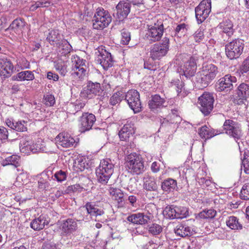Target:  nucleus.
<instances>
[{
    "label": "nucleus",
    "instance_id": "37",
    "mask_svg": "<svg viewBox=\"0 0 249 249\" xmlns=\"http://www.w3.org/2000/svg\"><path fill=\"white\" fill-rule=\"evenodd\" d=\"M175 232L181 237L191 236L193 234L191 228L185 225L179 224L175 229Z\"/></svg>",
    "mask_w": 249,
    "mask_h": 249
},
{
    "label": "nucleus",
    "instance_id": "26",
    "mask_svg": "<svg viewBox=\"0 0 249 249\" xmlns=\"http://www.w3.org/2000/svg\"><path fill=\"white\" fill-rule=\"evenodd\" d=\"M195 79L196 84L199 89L207 87L212 81L209 76L202 73L201 71L196 74Z\"/></svg>",
    "mask_w": 249,
    "mask_h": 249
},
{
    "label": "nucleus",
    "instance_id": "59",
    "mask_svg": "<svg viewBox=\"0 0 249 249\" xmlns=\"http://www.w3.org/2000/svg\"><path fill=\"white\" fill-rule=\"evenodd\" d=\"M240 70L242 74L249 71V57L244 60L240 67Z\"/></svg>",
    "mask_w": 249,
    "mask_h": 249
},
{
    "label": "nucleus",
    "instance_id": "31",
    "mask_svg": "<svg viewBox=\"0 0 249 249\" xmlns=\"http://www.w3.org/2000/svg\"><path fill=\"white\" fill-rule=\"evenodd\" d=\"M134 133V130L132 125L130 124H126L119 131V136L121 141H127L130 136Z\"/></svg>",
    "mask_w": 249,
    "mask_h": 249
},
{
    "label": "nucleus",
    "instance_id": "52",
    "mask_svg": "<svg viewBox=\"0 0 249 249\" xmlns=\"http://www.w3.org/2000/svg\"><path fill=\"white\" fill-rule=\"evenodd\" d=\"M240 197L244 200L249 199V183L245 184L240 192Z\"/></svg>",
    "mask_w": 249,
    "mask_h": 249
},
{
    "label": "nucleus",
    "instance_id": "46",
    "mask_svg": "<svg viewBox=\"0 0 249 249\" xmlns=\"http://www.w3.org/2000/svg\"><path fill=\"white\" fill-rule=\"evenodd\" d=\"M226 224L232 230H239L242 228V226L238 221L237 218L235 216H230L226 221Z\"/></svg>",
    "mask_w": 249,
    "mask_h": 249
},
{
    "label": "nucleus",
    "instance_id": "22",
    "mask_svg": "<svg viewBox=\"0 0 249 249\" xmlns=\"http://www.w3.org/2000/svg\"><path fill=\"white\" fill-rule=\"evenodd\" d=\"M56 142L65 148H69L72 146L75 143L74 139L68 134L60 133L56 138Z\"/></svg>",
    "mask_w": 249,
    "mask_h": 249
},
{
    "label": "nucleus",
    "instance_id": "14",
    "mask_svg": "<svg viewBox=\"0 0 249 249\" xmlns=\"http://www.w3.org/2000/svg\"><path fill=\"white\" fill-rule=\"evenodd\" d=\"M103 92V90L100 83H93L89 81L88 82L86 87L81 92V94L83 97L90 99L95 96H100Z\"/></svg>",
    "mask_w": 249,
    "mask_h": 249
},
{
    "label": "nucleus",
    "instance_id": "28",
    "mask_svg": "<svg viewBox=\"0 0 249 249\" xmlns=\"http://www.w3.org/2000/svg\"><path fill=\"white\" fill-rule=\"evenodd\" d=\"M143 188L148 191L157 192L158 185L154 177L147 175L143 178Z\"/></svg>",
    "mask_w": 249,
    "mask_h": 249
},
{
    "label": "nucleus",
    "instance_id": "2",
    "mask_svg": "<svg viewBox=\"0 0 249 249\" xmlns=\"http://www.w3.org/2000/svg\"><path fill=\"white\" fill-rule=\"evenodd\" d=\"M114 167V164L110 159L102 160L96 170L98 181L102 184H107L113 173Z\"/></svg>",
    "mask_w": 249,
    "mask_h": 249
},
{
    "label": "nucleus",
    "instance_id": "4",
    "mask_svg": "<svg viewBox=\"0 0 249 249\" xmlns=\"http://www.w3.org/2000/svg\"><path fill=\"white\" fill-rule=\"evenodd\" d=\"M111 21L112 17L109 12L102 8H98L93 18L92 26L95 29H103L108 26Z\"/></svg>",
    "mask_w": 249,
    "mask_h": 249
},
{
    "label": "nucleus",
    "instance_id": "19",
    "mask_svg": "<svg viewBox=\"0 0 249 249\" xmlns=\"http://www.w3.org/2000/svg\"><path fill=\"white\" fill-rule=\"evenodd\" d=\"M196 59L194 56H191L186 61L181 68L183 75L187 78H190L195 75L196 70Z\"/></svg>",
    "mask_w": 249,
    "mask_h": 249
},
{
    "label": "nucleus",
    "instance_id": "33",
    "mask_svg": "<svg viewBox=\"0 0 249 249\" xmlns=\"http://www.w3.org/2000/svg\"><path fill=\"white\" fill-rule=\"evenodd\" d=\"M151 99L148 101V106L151 109H156L158 107H164L165 100L158 94L152 95Z\"/></svg>",
    "mask_w": 249,
    "mask_h": 249
},
{
    "label": "nucleus",
    "instance_id": "18",
    "mask_svg": "<svg viewBox=\"0 0 249 249\" xmlns=\"http://www.w3.org/2000/svg\"><path fill=\"white\" fill-rule=\"evenodd\" d=\"M152 217L143 213H137L129 215L126 219L129 222L134 224L143 225L148 224Z\"/></svg>",
    "mask_w": 249,
    "mask_h": 249
},
{
    "label": "nucleus",
    "instance_id": "45",
    "mask_svg": "<svg viewBox=\"0 0 249 249\" xmlns=\"http://www.w3.org/2000/svg\"><path fill=\"white\" fill-rule=\"evenodd\" d=\"M166 119L169 120L171 124H175L180 123L182 120L178 110L175 109L171 110V112L167 116Z\"/></svg>",
    "mask_w": 249,
    "mask_h": 249
},
{
    "label": "nucleus",
    "instance_id": "50",
    "mask_svg": "<svg viewBox=\"0 0 249 249\" xmlns=\"http://www.w3.org/2000/svg\"><path fill=\"white\" fill-rule=\"evenodd\" d=\"M54 67L57 71L62 75L65 76L67 72V66L62 62H54Z\"/></svg>",
    "mask_w": 249,
    "mask_h": 249
},
{
    "label": "nucleus",
    "instance_id": "16",
    "mask_svg": "<svg viewBox=\"0 0 249 249\" xmlns=\"http://www.w3.org/2000/svg\"><path fill=\"white\" fill-rule=\"evenodd\" d=\"M131 9V3L120 1L116 6V13H114L113 16L119 20H123L126 18Z\"/></svg>",
    "mask_w": 249,
    "mask_h": 249
},
{
    "label": "nucleus",
    "instance_id": "24",
    "mask_svg": "<svg viewBox=\"0 0 249 249\" xmlns=\"http://www.w3.org/2000/svg\"><path fill=\"white\" fill-rule=\"evenodd\" d=\"M237 94L239 98L237 101V104L244 103L243 100L249 99V84L241 83L238 87Z\"/></svg>",
    "mask_w": 249,
    "mask_h": 249
},
{
    "label": "nucleus",
    "instance_id": "42",
    "mask_svg": "<svg viewBox=\"0 0 249 249\" xmlns=\"http://www.w3.org/2000/svg\"><path fill=\"white\" fill-rule=\"evenodd\" d=\"M160 126L159 131L173 132L175 129V124H171L169 120L166 118H162L160 119Z\"/></svg>",
    "mask_w": 249,
    "mask_h": 249
},
{
    "label": "nucleus",
    "instance_id": "17",
    "mask_svg": "<svg viewBox=\"0 0 249 249\" xmlns=\"http://www.w3.org/2000/svg\"><path fill=\"white\" fill-rule=\"evenodd\" d=\"M14 67L11 61L6 58H0V76L6 79L10 77L13 73Z\"/></svg>",
    "mask_w": 249,
    "mask_h": 249
},
{
    "label": "nucleus",
    "instance_id": "6",
    "mask_svg": "<svg viewBox=\"0 0 249 249\" xmlns=\"http://www.w3.org/2000/svg\"><path fill=\"white\" fill-rule=\"evenodd\" d=\"M163 214L167 218L171 219L175 218L182 219L187 217L189 215L188 208L174 205L166 206L163 211Z\"/></svg>",
    "mask_w": 249,
    "mask_h": 249
},
{
    "label": "nucleus",
    "instance_id": "8",
    "mask_svg": "<svg viewBox=\"0 0 249 249\" xmlns=\"http://www.w3.org/2000/svg\"><path fill=\"white\" fill-rule=\"evenodd\" d=\"M214 98L208 92L204 93L198 99V104L200 106V110L205 115H209L213 107Z\"/></svg>",
    "mask_w": 249,
    "mask_h": 249
},
{
    "label": "nucleus",
    "instance_id": "25",
    "mask_svg": "<svg viewBox=\"0 0 249 249\" xmlns=\"http://www.w3.org/2000/svg\"><path fill=\"white\" fill-rule=\"evenodd\" d=\"M202 73H205L212 81L218 73V68L212 63H204L201 68Z\"/></svg>",
    "mask_w": 249,
    "mask_h": 249
},
{
    "label": "nucleus",
    "instance_id": "49",
    "mask_svg": "<svg viewBox=\"0 0 249 249\" xmlns=\"http://www.w3.org/2000/svg\"><path fill=\"white\" fill-rule=\"evenodd\" d=\"M72 63H73V66L72 67H85L86 68L85 62L86 60H84L82 59H80V58L76 55H74L72 56L71 58Z\"/></svg>",
    "mask_w": 249,
    "mask_h": 249
},
{
    "label": "nucleus",
    "instance_id": "35",
    "mask_svg": "<svg viewBox=\"0 0 249 249\" xmlns=\"http://www.w3.org/2000/svg\"><path fill=\"white\" fill-rule=\"evenodd\" d=\"M47 40L51 45H58L61 41V35L58 30H51L47 36Z\"/></svg>",
    "mask_w": 249,
    "mask_h": 249
},
{
    "label": "nucleus",
    "instance_id": "3",
    "mask_svg": "<svg viewBox=\"0 0 249 249\" xmlns=\"http://www.w3.org/2000/svg\"><path fill=\"white\" fill-rule=\"evenodd\" d=\"M125 163L129 172L133 175H138L145 171L144 162L142 156L136 153L128 155Z\"/></svg>",
    "mask_w": 249,
    "mask_h": 249
},
{
    "label": "nucleus",
    "instance_id": "38",
    "mask_svg": "<svg viewBox=\"0 0 249 249\" xmlns=\"http://www.w3.org/2000/svg\"><path fill=\"white\" fill-rule=\"evenodd\" d=\"M209 128L206 125L203 126L199 129V134L202 139H208L217 135V131Z\"/></svg>",
    "mask_w": 249,
    "mask_h": 249
},
{
    "label": "nucleus",
    "instance_id": "55",
    "mask_svg": "<svg viewBox=\"0 0 249 249\" xmlns=\"http://www.w3.org/2000/svg\"><path fill=\"white\" fill-rule=\"evenodd\" d=\"M132 6H131L132 11L134 12V15L137 14L141 11H142L144 8L143 3L142 2H132Z\"/></svg>",
    "mask_w": 249,
    "mask_h": 249
},
{
    "label": "nucleus",
    "instance_id": "34",
    "mask_svg": "<svg viewBox=\"0 0 249 249\" xmlns=\"http://www.w3.org/2000/svg\"><path fill=\"white\" fill-rule=\"evenodd\" d=\"M7 125L13 130L23 132L27 130V127L25 124L26 123L25 121L13 122L8 119L6 120Z\"/></svg>",
    "mask_w": 249,
    "mask_h": 249
},
{
    "label": "nucleus",
    "instance_id": "61",
    "mask_svg": "<svg viewBox=\"0 0 249 249\" xmlns=\"http://www.w3.org/2000/svg\"><path fill=\"white\" fill-rule=\"evenodd\" d=\"M45 103L47 106H52L55 103V99L52 95H47L44 97Z\"/></svg>",
    "mask_w": 249,
    "mask_h": 249
},
{
    "label": "nucleus",
    "instance_id": "10",
    "mask_svg": "<svg viewBox=\"0 0 249 249\" xmlns=\"http://www.w3.org/2000/svg\"><path fill=\"white\" fill-rule=\"evenodd\" d=\"M211 8V0H203L196 7V18L198 23H201L208 18Z\"/></svg>",
    "mask_w": 249,
    "mask_h": 249
},
{
    "label": "nucleus",
    "instance_id": "57",
    "mask_svg": "<svg viewBox=\"0 0 249 249\" xmlns=\"http://www.w3.org/2000/svg\"><path fill=\"white\" fill-rule=\"evenodd\" d=\"M53 177L54 178L53 179H56L57 181L62 182L66 179V173L65 171L60 170L59 171L55 173Z\"/></svg>",
    "mask_w": 249,
    "mask_h": 249
},
{
    "label": "nucleus",
    "instance_id": "43",
    "mask_svg": "<svg viewBox=\"0 0 249 249\" xmlns=\"http://www.w3.org/2000/svg\"><path fill=\"white\" fill-rule=\"evenodd\" d=\"M1 164L3 166L11 165L17 167L20 165V157L16 155H13L3 160Z\"/></svg>",
    "mask_w": 249,
    "mask_h": 249
},
{
    "label": "nucleus",
    "instance_id": "51",
    "mask_svg": "<svg viewBox=\"0 0 249 249\" xmlns=\"http://www.w3.org/2000/svg\"><path fill=\"white\" fill-rule=\"evenodd\" d=\"M242 162L241 169L243 167L244 172L246 174H249V153H244Z\"/></svg>",
    "mask_w": 249,
    "mask_h": 249
},
{
    "label": "nucleus",
    "instance_id": "30",
    "mask_svg": "<svg viewBox=\"0 0 249 249\" xmlns=\"http://www.w3.org/2000/svg\"><path fill=\"white\" fill-rule=\"evenodd\" d=\"M49 224L45 216L40 215L38 217L35 218L30 223V227L35 231H40L44 228L45 226Z\"/></svg>",
    "mask_w": 249,
    "mask_h": 249
},
{
    "label": "nucleus",
    "instance_id": "54",
    "mask_svg": "<svg viewBox=\"0 0 249 249\" xmlns=\"http://www.w3.org/2000/svg\"><path fill=\"white\" fill-rule=\"evenodd\" d=\"M121 42L123 44L127 45L131 39L130 33L126 30L123 29L121 32Z\"/></svg>",
    "mask_w": 249,
    "mask_h": 249
},
{
    "label": "nucleus",
    "instance_id": "47",
    "mask_svg": "<svg viewBox=\"0 0 249 249\" xmlns=\"http://www.w3.org/2000/svg\"><path fill=\"white\" fill-rule=\"evenodd\" d=\"M59 43L60 44H58L56 46L63 51L62 54L66 55L70 53L72 47L67 40L62 39Z\"/></svg>",
    "mask_w": 249,
    "mask_h": 249
},
{
    "label": "nucleus",
    "instance_id": "58",
    "mask_svg": "<svg viewBox=\"0 0 249 249\" xmlns=\"http://www.w3.org/2000/svg\"><path fill=\"white\" fill-rule=\"evenodd\" d=\"M186 25L185 23H181L178 25L175 29L176 33L180 34L181 36L184 35L186 33Z\"/></svg>",
    "mask_w": 249,
    "mask_h": 249
},
{
    "label": "nucleus",
    "instance_id": "63",
    "mask_svg": "<svg viewBox=\"0 0 249 249\" xmlns=\"http://www.w3.org/2000/svg\"><path fill=\"white\" fill-rule=\"evenodd\" d=\"M85 106V104L84 102L80 101L76 102L74 104L72 105V107L74 108V110L75 111V112H73V113L75 114V113L78 112L82 108H83Z\"/></svg>",
    "mask_w": 249,
    "mask_h": 249
},
{
    "label": "nucleus",
    "instance_id": "21",
    "mask_svg": "<svg viewBox=\"0 0 249 249\" xmlns=\"http://www.w3.org/2000/svg\"><path fill=\"white\" fill-rule=\"evenodd\" d=\"M99 54L98 56L97 61L103 67L104 70H107L108 68L112 66L113 61L111 53L107 52L106 50H102L99 52Z\"/></svg>",
    "mask_w": 249,
    "mask_h": 249
},
{
    "label": "nucleus",
    "instance_id": "5",
    "mask_svg": "<svg viewBox=\"0 0 249 249\" xmlns=\"http://www.w3.org/2000/svg\"><path fill=\"white\" fill-rule=\"evenodd\" d=\"M244 48V43L243 40H233L225 46L226 55L231 60L236 59L242 53Z\"/></svg>",
    "mask_w": 249,
    "mask_h": 249
},
{
    "label": "nucleus",
    "instance_id": "44",
    "mask_svg": "<svg viewBox=\"0 0 249 249\" xmlns=\"http://www.w3.org/2000/svg\"><path fill=\"white\" fill-rule=\"evenodd\" d=\"M171 87L176 89L177 92H178V96L182 97L186 95L185 91V89L184 88V84L182 81L178 80L171 82Z\"/></svg>",
    "mask_w": 249,
    "mask_h": 249
},
{
    "label": "nucleus",
    "instance_id": "32",
    "mask_svg": "<svg viewBox=\"0 0 249 249\" xmlns=\"http://www.w3.org/2000/svg\"><path fill=\"white\" fill-rule=\"evenodd\" d=\"M218 27L222 32L225 33L229 36H231L234 31L232 22L228 19L220 23Z\"/></svg>",
    "mask_w": 249,
    "mask_h": 249
},
{
    "label": "nucleus",
    "instance_id": "11",
    "mask_svg": "<svg viewBox=\"0 0 249 249\" xmlns=\"http://www.w3.org/2000/svg\"><path fill=\"white\" fill-rule=\"evenodd\" d=\"M225 133L235 139H239L242 135L240 124L232 120H226L223 125Z\"/></svg>",
    "mask_w": 249,
    "mask_h": 249
},
{
    "label": "nucleus",
    "instance_id": "41",
    "mask_svg": "<svg viewBox=\"0 0 249 249\" xmlns=\"http://www.w3.org/2000/svg\"><path fill=\"white\" fill-rule=\"evenodd\" d=\"M86 69L85 67H72L71 76L72 78L82 80L86 75Z\"/></svg>",
    "mask_w": 249,
    "mask_h": 249
},
{
    "label": "nucleus",
    "instance_id": "53",
    "mask_svg": "<svg viewBox=\"0 0 249 249\" xmlns=\"http://www.w3.org/2000/svg\"><path fill=\"white\" fill-rule=\"evenodd\" d=\"M122 94L120 92H117L113 94L110 97L109 103L112 106H115L119 104L122 100L123 97L121 96Z\"/></svg>",
    "mask_w": 249,
    "mask_h": 249
},
{
    "label": "nucleus",
    "instance_id": "39",
    "mask_svg": "<svg viewBox=\"0 0 249 249\" xmlns=\"http://www.w3.org/2000/svg\"><path fill=\"white\" fill-rule=\"evenodd\" d=\"M20 149L22 152L26 154H30L31 152L35 153L38 152V149L36 147V145L29 141L23 142L21 143Z\"/></svg>",
    "mask_w": 249,
    "mask_h": 249
},
{
    "label": "nucleus",
    "instance_id": "1",
    "mask_svg": "<svg viewBox=\"0 0 249 249\" xmlns=\"http://www.w3.org/2000/svg\"><path fill=\"white\" fill-rule=\"evenodd\" d=\"M114 167V164L110 159L102 160L96 170L98 181L102 184H107L113 173Z\"/></svg>",
    "mask_w": 249,
    "mask_h": 249
},
{
    "label": "nucleus",
    "instance_id": "27",
    "mask_svg": "<svg viewBox=\"0 0 249 249\" xmlns=\"http://www.w3.org/2000/svg\"><path fill=\"white\" fill-rule=\"evenodd\" d=\"M110 195L117 201L119 207H122L124 204L123 192L117 188L110 187L109 189Z\"/></svg>",
    "mask_w": 249,
    "mask_h": 249
},
{
    "label": "nucleus",
    "instance_id": "48",
    "mask_svg": "<svg viewBox=\"0 0 249 249\" xmlns=\"http://www.w3.org/2000/svg\"><path fill=\"white\" fill-rule=\"evenodd\" d=\"M162 228L161 226L156 223H152L148 226V230L149 233L153 235H158L162 231Z\"/></svg>",
    "mask_w": 249,
    "mask_h": 249
},
{
    "label": "nucleus",
    "instance_id": "12",
    "mask_svg": "<svg viewBox=\"0 0 249 249\" xmlns=\"http://www.w3.org/2000/svg\"><path fill=\"white\" fill-rule=\"evenodd\" d=\"M164 30L163 24L160 21L154 25L148 26L146 36L149 40L155 42L159 41L161 37Z\"/></svg>",
    "mask_w": 249,
    "mask_h": 249
},
{
    "label": "nucleus",
    "instance_id": "36",
    "mask_svg": "<svg viewBox=\"0 0 249 249\" xmlns=\"http://www.w3.org/2000/svg\"><path fill=\"white\" fill-rule=\"evenodd\" d=\"M161 188L164 192H170L178 188L177 182L171 178L165 179L161 183Z\"/></svg>",
    "mask_w": 249,
    "mask_h": 249
},
{
    "label": "nucleus",
    "instance_id": "40",
    "mask_svg": "<svg viewBox=\"0 0 249 249\" xmlns=\"http://www.w3.org/2000/svg\"><path fill=\"white\" fill-rule=\"evenodd\" d=\"M49 181H51L49 175L45 173L41 174V177L38 181V187L42 190H47L50 187Z\"/></svg>",
    "mask_w": 249,
    "mask_h": 249
},
{
    "label": "nucleus",
    "instance_id": "13",
    "mask_svg": "<svg viewBox=\"0 0 249 249\" xmlns=\"http://www.w3.org/2000/svg\"><path fill=\"white\" fill-rule=\"evenodd\" d=\"M236 82V78L235 76L227 74L217 82L215 85L216 89L218 91H230L233 88V83H235Z\"/></svg>",
    "mask_w": 249,
    "mask_h": 249
},
{
    "label": "nucleus",
    "instance_id": "23",
    "mask_svg": "<svg viewBox=\"0 0 249 249\" xmlns=\"http://www.w3.org/2000/svg\"><path fill=\"white\" fill-rule=\"evenodd\" d=\"M26 24V23L23 19L18 18L12 21L8 28L5 29V31L12 30L17 34L20 35L22 33Z\"/></svg>",
    "mask_w": 249,
    "mask_h": 249
},
{
    "label": "nucleus",
    "instance_id": "64",
    "mask_svg": "<svg viewBox=\"0 0 249 249\" xmlns=\"http://www.w3.org/2000/svg\"><path fill=\"white\" fill-rule=\"evenodd\" d=\"M42 249H57L56 245L53 243H45L42 247Z\"/></svg>",
    "mask_w": 249,
    "mask_h": 249
},
{
    "label": "nucleus",
    "instance_id": "56",
    "mask_svg": "<svg viewBox=\"0 0 249 249\" xmlns=\"http://www.w3.org/2000/svg\"><path fill=\"white\" fill-rule=\"evenodd\" d=\"M192 37L196 42H199L204 38L203 30L202 29H198L193 35Z\"/></svg>",
    "mask_w": 249,
    "mask_h": 249
},
{
    "label": "nucleus",
    "instance_id": "29",
    "mask_svg": "<svg viewBox=\"0 0 249 249\" xmlns=\"http://www.w3.org/2000/svg\"><path fill=\"white\" fill-rule=\"evenodd\" d=\"M84 207L86 208L87 213L92 216L97 217L98 216L103 215L105 213L103 209L92 202H87Z\"/></svg>",
    "mask_w": 249,
    "mask_h": 249
},
{
    "label": "nucleus",
    "instance_id": "62",
    "mask_svg": "<svg viewBox=\"0 0 249 249\" xmlns=\"http://www.w3.org/2000/svg\"><path fill=\"white\" fill-rule=\"evenodd\" d=\"M8 137V133L7 129L3 126H0V139L2 140H7Z\"/></svg>",
    "mask_w": 249,
    "mask_h": 249
},
{
    "label": "nucleus",
    "instance_id": "20",
    "mask_svg": "<svg viewBox=\"0 0 249 249\" xmlns=\"http://www.w3.org/2000/svg\"><path fill=\"white\" fill-rule=\"evenodd\" d=\"M78 228L77 221L72 218H68L63 220L60 225L62 233L66 235H71Z\"/></svg>",
    "mask_w": 249,
    "mask_h": 249
},
{
    "label": "nucleus",
    "instance_id": "15",
    "mask_svg": "<svg viewBox=\"0 0 249 249\" xmlns=\"http://www.w3.org/2000/svg\"><path fill=\"white\" fill-rule=\"evenodd\" d=\"M96 121L94 115L91 113H84L79 120V127L81 132H85L91 129Z\"/></svg>",
    "mask_w": 249,
    "mask_h": 249
},
{
    "label": "nucleus",
    "instance_id": "60",
    "mask_svg": "<svg viewBox=\"0 0 249 249\" xmlns=\"http://www.w3.org/2000/svg\"><path fill=\"white\" fill-rule=\"evenodd\" d=\"M50 5V2L48 1H38L35 5L32 6L33 10L36 9L38 7H48Z\"/></svg>",
    "mask_w": 249,
    "mask_h": 249
},
{
    "label": "nucleus",
    "instance_id": "7",
    "mask_svg": "<svg viewBox=\"0 0 249 249\" xmlns=\"http://www.w3.org/2000/svg\"><path fill=\"white\" fill-rule=\"evenodd\" d=\"M161 43L154 44L150 51V56L152 60L160 59L165 56L169 50V39L165 37Z\"/></svg>",
    "mask_w": 249,
    "mask_h": 249
},
{
    "label": "nucleus",
    "instance_id": "9",
    "mask_svg": "<svg viewBox=\"0 0 249 249\" xmlns=\"http://www.w3.org/2000/svg\"><path fill=\"white\" fill-rule=\"evenodd\" d=\"M125 99L135 113L141 111L142 107L140 94L136 90L131 89L128 91L125 94Z\"/></svg>",
    "mask_w": 249,
    "mask_h": 249
}]
</instances>
